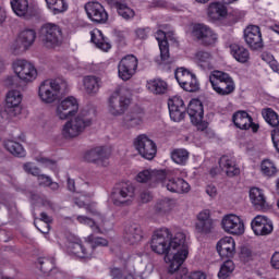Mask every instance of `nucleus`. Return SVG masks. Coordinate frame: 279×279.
Wrapping results in <instances>:
<instances>
[{"label": "nucleus", "mask_w": 279, "mask_h": 279, "mask_svg": "<svg viewBox=\"0 0 279 279\" xmlns=\"http://www.w3.org/2000/svg\"><path fill=\"white\" fill-rule=\"evenodd\" d=\"M108 240L101 236H96L95 233L89 234L85 239V243L77 240L76 242H71L68 245L70 254L76 256V258H82L84 260H90L95 256V250L97 247H108Z\"/></svg>", "instance_id": "nucleus-1"}, {"label": "nucleus", "mask_w": 279, "mask_h": 279, "mask_svg": "<svg viewBox=\"0 0 279 279\" xmlns=\"http://www.w3.org/2000/svg\"><path fill=\"white\" fill-rule=\"evenodd\" d=\"M170 250L172 259L168 266V274H175V271H180L184 260L189 257V245L186 244V234L184 232H177L174 236L171 235Z\"/></svg>", "instance_id": "nucleus-2"}, {"label": "nucleus", "mask_w": 279, "mask_h": 279, "mask_svg": "<svg viewBox=\"0 0 279 279\" xmlns=\"http://www.w3.org/2000/svg\"><path fill=\"white\" fill-rule=\"evenodd\" d=\"M92 125L93 118L88 111H81L76 117L63 124L61 134L65 141H73V138L82 136L86 131V128H90Z\"/></svg>", "instance_id": "nucleus-3"}, {"label": "nucleus", "mask_w": 279, "mask_h": 279, "mask_svg": "<svg viewBox=\"0 0 279 279\" xmlns=\"http://www.w3.org/2000/svg\"><path fill=\"white\" fill-rule=\"evenodd\" d=\"M69 84L64 78L46 80L39 85L38 95L44 104H53L60 95H64Z\"/></svg>", "instance_id": "nucleus-4"}, {"label": "nucleus", "mask_w": 279, "mask_h": 279, "mask_svg": "<svg viewBox=\"0 0 279 279\" xmlns=\"http://www.w3.org/2000/svg\"><path fill=\"white\" fill-rule=\"evenodd\" d=\"M171 231L167 228L158 229L154 232L150 240V248L155 254L165 256V263L171 265L173 258V252L171 251Z\"/></svg>", "instance_id": "nucleus-5"}, {"label": "nucleus", "mask_w": 279, "mask_h": 279, "mask_svg": "<svg viewBox=\"0 0 279 279\" xmlns=\"http://www.w3.org/2000/svg\"><path fill=\"white\" fill-rule=\"evenodd\" d=\"M209 82L215 93L222 97L232 95V92L236 88L234 80L230 77V74L221 71L214 72V74L209 76Z\"/></svg>", "instance_id": "nucleus-6"}, {"label": "nucleus", "mask_w": 279, "mask_h": 279, "mask_svg": "<svg viewBox=\"0 0 279 279\" xmlns=\"http://www.w3.org/2000/svg\"><path fill=\"white\" fill-rule=\"evenodd\" d=\"M39 36L45 47L52 49L62 45V28L54 23H46L40 27Z\"/></svg>", "instance_id": "nucleus-7"}, {"label": "nucleus", "mask_w": 279, "mask_h": 279, "mask_svg": "<svg viewBox=\"0 0 279 279\" xmlns=\"http://www.w3.org/2000/svg\"><path fill=\"white\" fill-rule=\"evenodd\" d=\"M131 104L132 100L121 94V88H117L108 98V111L111 117H122Z\"/></svg>", "instance_id": "nucleus-8"}, {"label": "nucleus", "mask_w": 279, "mask_h": 279, "mask_svg": "<svg viewBox=\"0 0 279 279\" xmlns=\"http://www.w3.org/2000/svg\"><path fill=\"white\" fill-rule=\"evenodd\" d=\"M134 185L130 181L116 184L111 193L112 203L114 206H121L130 202L134 197Z\"/></svg>", "instance_id": "nucleus-9"}, {"label": "nucleus", "mask_w": 279, "mask_h": 279, "mask_svg": "<svg viewBox=\"0 0 279 279\" xmlns=\"http://www.w3.org/2000/svg\"><path fill=\"white\" fill-rule=\"evenodd\" d=\"M192 36L203 45V47H213L217 43V35L210 26L206 24H194L192 28Z\"/></svg>", "instance_id": "nucleus-10"}, {"label": "nucleus", "mask_w": 279, "mask_h": 279, "mask_svg": "<svg viewBox=\"0 0 279 279\" xmlns=\"http://www.w3.org/2000/svg\"><path fill=\"white\" fill-rule=\"evenodd\" d=\"M138 69V58L134 54H128L122 58L118 64V75L123 82L132 80Z\"/></svg>", "instance_id": "nucleus-11"}, {"label": "nucleus", "mask_w": 279, "mask_h": 279, "mask_svg": "<svg viewBox=\"0 0 279 279\" xmlns=\"http://www.w3.org/2000/svg\"><path fill=\"white\" fill-rule=\"evenodd\" d=\"M134 147L142 158H145L146 160H154V158H156V143L148 138L147 135H138L134 140Z\"/></svg>", "instance_id": "nucleus-12"}, {"label": "nucleus", "mask_w": 279, "mask_h": 279, "mask_svg": "<svg viewBox=\"0 0 279 279\" xmlns=\"http://www.w3.org/2000/svg\"><path fill=\"white\" fill-rule=\"evenodd\" d=\"M14 73L17 75L22 82H34L38 76V71L34 64L29 63L27 60H17L13 63Z\"/></svg>", "instance_id": "nucleus-13"}, {"label": "nucleus", "mask_w": 279, "mask_h": 279, "mask_svg": "<svg viewBox=\"0 0 279 279\" xmlns=\"http://www.w3.org/2000/svg\"><path fill=\"white\" fill-rule=\"evenodd\" d=\"M11 8L14 14L24 19V21H32V19L38 16V10L29 3V0H11Z\"/></svg>", "instance_id": "nucleus-14"}, {"label": "nucleus", "mask_w": 279, "mask_h": 279, "mask_svg": "<svg viewBox=\"0 0 279 279\" xmlns=\"http://www.w3.org/2000/svg\"><path fill=\"white\" fill-rule=\"evenodd\" d=\"M221 228L228 234H233L235 236H241L245 232V223L241 220V217L229 214L223 216L221 220Z\"/></svg>", "instance_id": "nucleus-15"}, {"label": "nucleus", "mask_w": 279, "mask_h": 279, "mask_svg": "<svg viewBox=\"0 0 279 279\" xmlns=\"http://www.w3.org/2000/svg\"><path fill=\"white\" fill-rule=\"evenodd\" d=\"M85 12L87 17L97 25H104L108 22V12L99 2H87L85 4Z\"/></svg>", "instance_id": "nucleus-16"}, {"label": "nucleus", "mask_w": 279, "mask_h": 279, "mask_svg": "<svg viewBox=\"0 0 279 279\" xmlns=\"http://www.w3.org/2000/svg\"><path fill=\"white\" fill-rule=\"evenodd\" d=\"M77 110H80V104L77 102V99L73 96H70L63 99L57 106V117L64 121V119H69V117L77 114Z\"/></svg>", "instance_id": "nucleus-17"}, {"label": "nucleus", "mask_w": 279, "mask_h": 279, "mask_svg": "<svg viewBox=\"0 0 279 279\" xmlns=\"http://www.w3.org/2000/svg\"><path fill=\"white\" fill-rule=\"evenodd\" d=\"M143 119H145V110L141 107H134L122 118L121 126L124 128V130L138 128V125H143Z\"/></svg>", "instance_id": "nucleus-18"}, {"label": "nucleus", "mask_w": 279, "mask_h": 279, "mask_svg": "<svg viewBox=\"0 0 279 279\" xmlns=\"http://www.w3.org/2000/svg\"><path fill=\"white\" fill-rule=\"evenodd\" d=\"M251 228L256 236H267L274 232V223L265 216H256L251 222Z\"/></svg>", "instance_id": "nucleus-19"}, {"label": "nucleus", "mask_w": 279, "mask_h": 279, "mask_svg": "<svg viewBox=\"0 0 279 279\" xmlns=\"http://www.w3.org/2000/svg\"><path fill=\"white\" fill-rule=\"evenodd\" d=\"M195 228L199 234H213L215 232V220L210 218V210L205 209L197 215Z\"/></svg>", "instance_id": "nucleus-20"}, {"label": "nucleus", "mask_w": 279, "mask_h": 279, "mask_svg": "<svg viewBox=\"0 0 279 279\" xmlns=\"http://www.w3.org/2000/svg\"><path fill=\"white\" fill-rule=\"evenodd\" d=\"M123 239L129 245H136L143 241V228L136 222H129L124 226Z\"/></svg>", "instance_id": "nucleus-21"}, {"label": "nucleus", "mask_w": 279, "mask_h": 279, "mask_svg": "<svg viewBox=\"0 0 279 279\" xmlns=\"http://www.w3.org/2000/svg\"><path fill=\"white\" fill-rule=\"evenodd\" d=\"M244 39L252 49H263V34L260 27L251 25L244 29Z\"/></svg>", "instance_id": "nucleus-22"}, {"label": "nucleus", "mask_w": 279, "mask_h": 279, "mask_svg": "<svg viewBox=\"0 0 279 279\" xmlns=\"http://www.w3.org/2000/svg\"><path fill=\"white\" fill-rule=\"evenodd\" d=\"M170 193H189L191 191V185L182 178L169 179L166 172V178L160 182Z\"/></svg>", "instance_id": "nucleus-23"}, {"label": "nucleus", "mask_w": 279, "mask_h": 279, "mask_svg": "<svg viewBox=\"0 0 279 279\" xmlns=\"http://www.w3.org/2000/svg\"><path fill=\"white\" fill-rule=\"evenodd\" d=\"M216 250L222 260L223 258H234V254L236 252V243L234 242V238L225 236L220 239L216 245Z\"/></svg>", "instance_id": "nucleus-24"}, {"label": "nucleus", "mask_w": 279, "mask_h": 279, "mask_svg": "<svg viewBox=\"0 0 279 279\" xmlns=\"http://www.w3.org/2000/svg\"><path fill=\"white\" fill-rule=\"evenodd\" d=\"M167 178L166 170H143L136 175L137 182L145 184L147 182H151L153 184H160L162 180Z\"/></svg>", "instance_id": "nucleus-25"}, {"label": "nucleus", "mask_w": 279, "mask_h": 279, "mask_svg": "<svg viewBox=\"0 0 279 279\" xmlns=\"http://www.w3.org/2000/svg\"><path fill=\"white\" fill-rule=\"evenodd\" d=\"M7 105L5 111L9 114L16 117V114H21V101H23V96H21V92L19 90H11L7 94Z\"/></svg>", "instance_id": "nucleus-26"}, {"label": "nucleus", "mask_w": 279, "mask_h": 279, "mask_svg": "<svg viewBox=\"0 0 279 279\" xmlns=\"http://www.w3.org/2000/svg\"><path fill=\"white\" fill-rule=\"evenodd\" d=\"M84 158L87 162H93L94 165H98V167L108 166V153H106L104 147H96L88 150Z\"/></svg>", "instance_id": "nucleus-27"}, {"label": "nucleus", "mask_w": 279, "mask_h": 279, "mask_svg": "<svg viewBox=\"0 0 279 279\" xmlns=\"http://www.w3.org/2000/svg\"><path fill=\"white\" fill-rule=\"evenodd\" d=\"M250 199L255 210H267L269 208L265 193L258 187H252L250 190Z\"/></svg>", "instance_id": "nucleus-28"}, {"label": "nucleus", "mask_w": 279, "mask_h": 279, "mask_svg": "<svg viewBox=\"0 0 279 279\" xmlns=\"http://www.w3.org/2000/svg\"><path fill=\"white\" fill-rule=\"evenodd\" d=\"M16 43L19 45V49H23V51H27L34 43H36V31L34 28H26L20 32Z\"/></svg>", "instance_id": "nucleus-29"}, {"label": "nucleus", "mask_w": 279, "mask_h": 279, "mask_svg": "<svg viewBox=\"0 0 279 279\" xmlns=\"http://www.w3.org/2000/svg\"><path fill=\"white\" fill-rule=\"evenodd\" d=\"M156 40L158 41L159 49H160V64H171L169 61V41L167 40V34L163 31H157L155 34Z\"/></svg>", "instance_id": "nucleus-30"}, {"label": "nucleus", "mask_w": 279, "mask_h": 279, "mask_svg": "<svg viewBox=\"0 0 279 279\" xmlns=\"http://www.w3.org/2000/svg\"><path fill=\"white\" fill-rule=\"evenodd\" d=\"M187 114L191 119V123H198L204 119V105L199 99H193L187 106Z\"/></svg>", "instance_id": "nucleus-31"}, {"label": "nucleus", "mask_w": 279, "mask_h": 279, "mask_svg": "<svg viewBox=\"0 0 279 279\" xmlns=\"http://www.w3.org/2000/svg\"><path fill=\"white\" fill-rule=\"evenodd\" d=\"M219 165L221 169L226 171L228 178H234L241 173V169L236 166V161H234L233 158L222 156L219 160Z\"/></svg>", "instance_id": "nucleus-32"}, {"label": "nucleus", "mask_w": 279, "mask_h": 279, "mask_svg": "<svg viewBox=\"0 0 279 279\" xmlns=\"http://www.w3.org/2000/svg\"><path fill=\"white\" fill-rule=\"evenodd\" d=\"M83 86L87 95L95 96L101 88V77L96 75H87L83 78Z\"/></svg>", "instance_id": "nucleus-33"}, {"label": "nucleus", "mask_w": 279, "mask_h": 279, "mask_svg": "<svg viewBox=\"0 0 279 279\" xmlns=\"http://www.w3.org/2000/svg\"><path fill=\"white\" fill-rule=\"evenodd\" d=\"M230 53L241 64H245L250 62V50L247 48L239 45V44H231L229 46Z\"/></svg>", "instance_id": "nucleus-34"}, {"label": "nucleus", "mask_w": 279, "mask_h": 279, "mask_svg": "<svg viewBox=\"0 0 279 279\" xmlns=\"http://www.w3.org/2000/svg\"><path fill=\"white\" fill-rule=\"evenodd\" d=\"M207 14L211 21H220V19L228 16V8L222 2H213L208 7Z\"/></svg>", "instance_id": "nucleus-35"}, {"label": "nucleus", "mask_w": 279, "mask_h": 279, "mask_svg": "<svg viewBox=\"0 0 279 279\" xmlns=\"http://www.w3.org/2000/svg\"><path fill=\"white\" fill-rule=\"evenodd\" d=\"M111 8H114L117 13L121 16V19H124V21H132V19L136 16V13L133 11V9L128 5V0L118 1L111 5Z\"/></svg>", "instance_id": "nucleus-36"}, {"label": "nucleus", "mask_w": 279, "mask_h": 279, "mask_svg": "<svg viewBox=\"0 0 279 279\" xmlns=\"http://www.w3.org/2000/svg\"><path fill=\"white\" fill-rule=\"evenodd\" d=\"M232 121L235 128L239 130H250V123L252 121V116L247 111H238L233 113Z\"/></svg>", "instance_id": "nucleus-37"}, {"label": "nucleus", "mask_w": 279, "mask_h": 279, "mask_svg": "<svg viewBox=\"0 0 279 279\" xmlns=\"http://www.w3.org/2000/svg\"><path fill=\"white\" fill-rule=\"evenodd\" d=\"M90 43H93L97 49H101V51H110V49H112V45L104 37L101 31H97L96 33L90 32Z\"/></svg>", "instance_id": "nucleus-38"}, {"label": "nucleus", "mask_w": 279, "mask_h": 279, "mask_svg": "<svg viewBox=\"0 0 279 279\" xmlns=\"http://www.w3.org/2000/svg\"><path fill=\"white\" fill-rule=\"evenodd\" d=\"M191 153L185 148H174L170 153L171 160L175 162V165H180L181 167L186 166L189 162V158Z\"/></svg>", "instance_id": "nucleus-39"}, {"label": "nucleus", "mask_w": 279, "mask_h": 279, "mask_svg": "<svg viewBox=\"0 0 279 279\" xmlns=\"http://www.w3.org/2000/svg\"><path fill=\"white\" fill-rule=\"evenodd\" d=\"M4 147L7 151H10L12 156H15L16 158H25L27 156V153L25 151V148H23V145L21 143H17L12 140H8L4 142Z\"/></svg>", "instance_id": "nucleus-40"}, {"label": "nucleus", "mask_w": 279, "mask_h": 279, "mask_svg": "<svg viewBox=\"0 0 279 279\" xmlns=\"http://www.w3.org/2000/svg\"><path fill=\"white\" fill-rule=\"evenodd\" d=\"M147 88L154 95H165L167 93V82L162 81L161 78H153L147 81Z\"/></svg>", "instance_id": "nucleus-41"}, {"label": "nucleus", "mask_w": 279, "mask_h": 279, "mask_svg": "<svg viewBox=\"0 0 279 279\" xmlns=\"http://www.w3.org/2000/svg\"><path fill=\"white\" fill-rule=\"evenodd\" d=\"M47 8L52 12V14H62L69 10V3L66 0H45Z\"/></svg>", "instance_id": "nucleus-42"}, {"label": "nucleus", "mask_w": 279, "mask_h": 279, "mask_svg": "<svg viewBox=\"0 0 279 279\" xmlns=\"http://www.w3.org/2000/svg\"><path fill=\"white\" fill-rule=\"evenodd\" d=\"M211 60L213 54H210L208 51L199 50L195 53V61L201 69H210Z\"/></svg>", "instance_id": "nucleus-43"}, {"label": "nucleus", "mask_w": 279, "mask_h": 279, "mask_svg": "<svg viewBox=\"0 0 279 279\" xmlns=\"http://www.w3.org/2000/svg\"><path fill=\"white\" fill-rule=\"evenodd\" d=\"M235 266L232 258H227L223 264L220 266V270L218 272L219 279H228L230 276H232V272L234 271Z\"/></svg>", "instance_id": "nucleus-44"}, {"label": "nucleus", "mask_w": 279, "mask_h": 279, "mask_svg": "<svg viewBox=\"0 0 279 279\" xmlns=\"http://www.w3.org/2000/svg\"><path fill=\"white\" fill-rule=\"evenodd\" d=\"M260 172L265 178H274L278 173V168L270 159H264L260 163Z\"/></svg>", "instance_id": "nucleus-45"}, {"label": "nucleus", "mask_w": 279, "mask_h": 279, "mask_svg": "<svg viewBox=\"0 0 279 279\" xmlns=\"http://www.w3.org/2000/svg\"><path fill=\"white\" fill-rule=\"evenodd\" d=\"M262 117L265 119L266 123L271 128H278L279 125V116L271 108L264 109L262 111Z\"/></svg>", "instance_id": "nucleus-46"}, {"label": "nucleus", "mask_w": 279, "mask_h": 279, "mask_svg": "<svg viewBox=\"0 0 279 279\" xmlns=\"http://www.w3.org/2000/svg\"><path fill=\"white\" fill-rule=\"evenodd\" d=\"M195 74L189 71V69L185 68H178L174 72V77L180 86L183 84H186L189 80H191Z\"/></svg>", "instance_id": "nucleus-47"}, {"label": "nucleus", "mask_w": 279, "mask_h": 279, "mask_svg": "<svg viewBox=\"0 0 279 279\" xmlns=\"http://www.w3.org/2000/svg\"><path fill=\"white\" fill-rule=\"evenodd\" d=\"M76 221L83 223L84 226H89L92 228L94 236L96 234H102L101 228L93 220V218L86 216H77Z\"/></svg>", "instance_id": "nucleus-48"}, {"label": "nucleus", "mask_w": 279, "mask_h": 279, "mask_svg": "<svg viewBox=\"0 0 279 279\" xmlns=\"http://www.w3.org/2000/svg\"><path fill=\"white\" fill-rule=\"evenodd\" d=\"M181 88L186 93H197L199 90V82L197 81V76L194 74L186 83L181 85Z\"/></svg>", "instance_id": "nucleus-49"}, {"label": "nucleus", "mask_w": 279, "mask_h": 279, "mask_svg": "<svg viewBox=\"0 0 279 279\" xmlns=\"http://www.w3.org/2000/svg\"><path fill=\"white\" fill-rule=\"evenodd\" d=\"M170 210H171V199L169 198L158 201L155 205V211L158 213L159 215L169 213Z\"/></svg>", "instance_id": "nucleus-50"}, {"label": "nucleus", "mask_w": 279, "mask_h": 279, "mask_svg": "<svg viewBox=\"0 0 279 279\" xmlns=\"http://www.w3.org/2000/svg\"><path fill=\"white\" fill-rule=\"evenodd\" d=\"M38 265H39V269L40 271H43V274H49V271L53 270V267L56 264H53V260L49 259V258H38L37 260Z\"/></svg>", "instance_id": "nucleus-51"}, {"label": "nucleus", "mask_w": 279, "mask_h": 279, "mask_svg": "<svg viewBox=\"0 0 279 279\" xmlns=\"http://www.w3.org/2000/svg\"><path fill=\"white\" fill-rule=\"evenodd\" d=\"M170 119L175 123H180V121L184 120L186 117V109H173L169 108Z\"/></svg>", "instance_id": "nucleus-52"}, {"label": "nucleus", "mask_w": 279, "mask_h": 279, "mask_svg": "<svg viewBox=\"0 0 279 279\" xmlns=\"http://www.w3.org/2000/svg\"><path fill=\"white\" fill-rule=\"evenodd\" d=\"M239 258L241 263H250L251 260H254V254L247 246H242L239 253Z\"/></svg>", "instance_id": "nucleus-53"}, {"label": "nucleus", "mask_w": 279, "mask_h": 279, "mask_svg": "<svg viewBox=\"0 0 279 279\" xmlns=\"http://www.w3.org/2000/svg\"><path fill=\"white\" fill-rule=\"evenodd\" d=\"M168 108L173 109H186L184 106V100L180 96H174L168 99Z\"/></svg>", "instance_id": "nucleus-54"}, {"label": "nucleus", "mask_w": 279, "mask_h": 279, "mask_svg": "<svg viewBox=\"0 0 279 279\" xmlns=\"http://www.w3.org/2000/svg\"><path fill=\"white\" fill-rule=\"evenodd\" d=\"M40 221H44V223H46V230H41V229H38L39 232H41L43 234H48L49 233V223H51L53 221V218H51L49 215H47V213L43 211L40 214Z\"/></svg>", "instance_id": "nucleus-55"}, {"label": "nucleus", "mask_w": 279, "mask_h": 279, "mask_svg": "<svg viewBox=\"0 0 279 279\" xmlns=\"http://www.w3.org/2000/svg\"><path fill=\"white\" fill-rule=\"evenodd\" d=\"M186 269L183 270V275L181 276V279H206V275L202 271H194L186 274Z\"/></svg>", "instance_id": "nucleus-56"}, {"label": "nucleus", "mask_w": 279, "mask_h": 279, "mask_svg": "<svg viewBox=\"0 0 279 279\" xmlns=\"http://www.w3.org/2000/svg\"><path fill=\"white\" fill-rule=\"evenodd\" d=\"M85 210L89 214L93 215V217H99L101 213L97 208V203H89L85 206Z\"/></svg>", "instance_id": "nucleus-57"}, {"label": "nucleus", "mask_w": 279, "mask_h": 279, "mask_svg": "<svg viewBox=\"0 0 279 279\" xmlns=\"http://www.w3.org/2000/svg\"><path fill=\"white\" fill-rule=\"evenodd\" d=\"M23 169L26 173H31V175H36L37 178L40 175V169L32 166V163H24Z\"/></svg>", "instance_id": "nucleus-58"}, {"label": "nucleus", "mask_w": 279, "mask_h": 279, "mask_svg": "<svg viewBox=\"0 0 279 279\" xmlns=\"http://www.w3.org/2000/svg\"><path fill=\"white\" fill-rule=\"evenodd\" d=\"M149 32H151L149 27L137 28L135 29V35L137 38H140V40H146L147 36H149Z\"/></svg>", "instance_id": "nucleus-59"}, {"label": "nucleus", "mask_w": 279, "mask_h": 279, "mask_svg": "<svg viewBox=\"0 0 279 279\" xmlns=\"http://www.w3.org/2000/svg\"><path fill=\"white\" fill-rule=\"evenodd\" d=\"M193 125H195L198 130V132H204L205 134H208V122L201 120L198 122H192Z\"/></svg>", "instance_id": "nucleus-60"}, {"label": "nucleus", "mask_w": 279, "mask_h": 279, "mask_svg": "<svg viewBox=\"0 0 279 279\" xmlns=\"http://www.w3.org/2000/svg\"><path fill=\"white\" fill-rule=\"evenodd\" d=\"M37 178L40 186H49V184H51V177L49 175L39 174L37 175Z\"/></svg>", "instance_id": "nucleus-61"}, {"label": "nucleus", "mask_w": 279, "mask_h": 279, "mask_svg": "<svg viewBox=\"0 0 279 279\" xmlns=\"http://www.w3.org/2000/svg\"><path fill=\"white\" fill-rule=\"evenodd\" d=\"M271 138H272V143H274L275 148L279 153V129L272 130Z\"/></svg>", "instance_id": "nucleus-62"}, {"label": "nucleus", "mask_w": 279, "mask_h": 279, "mask_svg": "<svg viewBox=\"0 0 279 279\" xmlns=\"http://www.w3.org/2000/svg\"><path fill=\"white\" fill-rule=\"evenodd\" d=\"M140 197H141V202L143 204H147V203L151 202V199L154 198V196L151 195V192H149V191L142 192Z\"/></svg>", "instance_id": "nucleus-63"}, {"label": "nucleus", "mask_w": 279, "mask_h": 279, "mask_svg": "<svg viewBox=\"0 0 279 279\" xmlns=\"http://www.w3.org/2000/svg\"><path fill=\"white\" fill-rule=\"evenodd\" d=\"M272 269H279V252H275L270 259Z\"/></svg>", "instance_id": "nucleus-64"}]
</instances>
